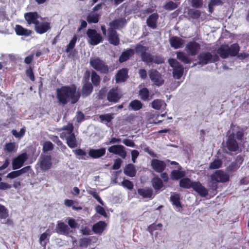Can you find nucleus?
Here are the masks:
<instances>
[{"instance_id":"1a4fd4ad","label":"nucleus","mask_w":249,"mask_h":249,"mask_svg":"<svg viewBox=\"0 0 249 249\" xmlns=\"http://www.w3.org/2000/svg\"><path fill=\"white\" fill-rule=\"evenodd\" d=\"M108 151L113 154L118 155L123 159H125L126 156L125 148L122 145H113L108 148Z\"/></svg>"},{"instance_id":"bb28decb","label":"nucleus","mask_w":249,"mask_h":249,"mask_svg":"<svg viewBox=\"0 0 249 249\" xmlns=\"http://www.w3.org/2000/svg\"><path fill=\"white\" fill-rule=\"evenodd\" d=\"M15 31L18 36H28L32 34V30L24 28L20 25H16Z\"/></svg>"},{"instance_id":"bf43d9fd","label":"nucleus","mask_w":249,"mask_h":249,"mask_svg":"<svg viewBox=\"0 0 249 249\" xmlns=\"http://www.w3.org/2000/svg\"><path fill=\"white\" fill-rule=\"evenodd\" d=\"M74 203V201L72 200H70L68 199H66L65 200L64 204L66 206L68 207H72V208L73 210H81L82 208L81 207H76L74 206H72V205Z\"/></svg>"},{"instance_id":"cd10ccee","label":"nucleus","mask_w":249,"mask_h":249,"mask_svg":"<svg viewBox=\"0 0 249 249\" xmlns=\"http://www.w3.org/2000/svg\"><path fill=\"white\" fill-rule=\"evenodd\" d=\"M170 200L172 204L176 206L177 209H178V211L182 209V207L180 202V197L178 194H175L171 195L170 197Z\"/></svg>"},{"instance_id":"7ed1b4c3","label":"nucleus","mask_w":249,"mask_h":249,"mask_svg":"<svg viewBox=\"0 0 249 249\" xmlns=\"http://www.w3.org/2000/svg\"><path fill=\"white\" fill-rule=\"evenodd\" d=\"M148 48L141 44H137L135 47V52L137 54H140L141 59L144 62H154L153 56L150 53L147 52Z\"/></svg>"},{"instance_id":"0e129e2a","label":"nucleus","mask_w":249,"mask_h":249,"mask_svg":"<svg viewBox=\"0 0 249 249\" xmlns=\"http://www.w3.org/2000/svg\"><path fill=\"white\" fill-rule=\"evenodd\" d=\"M74 154L78 158V159H84L83 157L85 156L86 155V153L82 149L79 148L76 149L74 151Z\"/></svg>"},{"instance_id":"39448f33","label":"nucleus","mask_w":249,"mask_h":249,"mask_svg":"<svg viewBox=\"0 0 249 249\" xmlns=\"http://www.w3.org/2000/svg\"><path fill=\"white\" fill-rule=\"evenodd\" d=\"M87 35L89 39V42L91 45H96L103 40L102 36L95 29H88Z\"/></svg>"},{"instance_id":"e433bc0d","label":"nucleus","mask_w":249,"mask_h":249,"mask_svg":"<svg viewBox=\"0 0 249 249\" xmlns=\"http://www.w3.org/2000/svg\"><path fill=\"white\" fill-rule=\"evenodd\" d=\"M143 106V104L142 102L137 99L134 100L129 103V107L130 108L131 110L134 111H138L142 108Z\"/></svg>"},{"instance_id":"72a5a7b5","label":"nucleus","mask_w":249,"mask_h":249,"mask_svg":"<svg viewBox=\"0 0 249 249\" xmlns=\"http://www.w3.org/2000/svg\"><path fill=\"white\" fill-rule=\"evenodd\" d=\"M229 46L228 45H221L217 50V53L222 58H226L229 56Z\"/></svg>"},{"instance_id":"f8f14e48","label":"nucleus","mask_w":249,"mask_h":249,"mask_svg":"<svg viewBox=\"0 0 249 249\" xmlns=\"http://www.w3.org/2000/svg\"><path fill=\"white\" fill-rule=\"evenodd\" d=\"M151 165L153 169L158 173H162L165 170L166 167V161L156 159L151 160Z\"/></svg>"},{"instance_id":"c85d7f7f","label":"nucleus","mask_w":249,"mask_h":249,"mask_svg":"<svg viewBox=\"0 0 249 249\" xmlns=\"http://www.w3.org/2000/svg\"><path fill=\"white\" fill-rule=\"evenodd\" d=\"M151 183L152 187L156 191L160 190L164 186L162 180L158 176L152 179Z\"/></svg>"},{"instance_id":"e2e57ef3","label":"nucleus","mask_w":249,"mask_h":249,"mask_svg":"<svg viewBox=\"0 0 249 249\" xmlns=\"http://www.w3.org/2000/svg\"><path fill=\"white\" fill-rule=\"evenodd\" d=\"M26 74L32 81H35V77L33 72V69L31 67H30L28 69L26 70Z\"/></svg>"},{"instance_id":"37998d69","label":"nucleus","mask_w":249,"mask_h":249,"mask_svg":"<svg viewBox=\"0 0 249 249\" xmlns=\"http://www.w3.org/2000/svg\"><path fill=\"white\" fill-rule=\"evenodd\" d=\"M73 129L74 127L73 125V124L72 123H68L67 125H64L63 128H62V130H66L67 131V132L66 133H63L61 134L60 137L62 138V135L64 134V135L66 136V135H70L72 133H73Z\"/></svg>"},{"instance_id":"4468645a","label":"nucleus","mask_w":249,"mask_h":249,"mask_svg":"<svg viewBox=\"0 0 249 249\" xmlns=\"http://www.w3.org/2000/svg\"><path fill=\"white\" fill-rule=\"evenodd\" d=\"M170 66L173 68V76L176 79H179L183 75L184 68L180 63H169Z\"/></svg>"},{"instance_id":"2eb2a0df","label":"nucleus","mask_w":249,"mask_h":249,"mask_svg":"<svg viewBox=\"0 0 249 249\" xmlns=\"http://www.w3.org/2000/svg\"><path fill=\"white\" fill-rule=\"evenodd\" d=\"M55 230L57 233L66 235L72 231H70L69 226L61 221H57Z\"/></svg>"},{"instance_id":"c756f323","label":"nucleus","mask_w":249,"mask_h":249,"mask_svg":"<svg viewBox=\"0 0 249 249\" xmlns=\"http://www.w3.org/2000/svg\"><path fill=\"white\" fill-rule=\"evenodd\" d=\"M66 137V143L71 148H73L77 146V142L74 133L68 135Z\"/></svg>"},{"instance_id":"412c9836","label":"nucleus","mask_w":249,"mask_h":249,"mask_svg":"<svg viewBox=\"0 0 249 249\" xmlns=\"http://www.w3.org/2000/svg\"><path fill=\"white\" fill-rule=\"evenodd\" d=\"M50 28V23L48 22L39 23L35 26L36 32L39 34L47 32Z\"/></svg>"},{"instance_id":"423d86ee","label":"nucleus","mask_w":249,"mask_h":249,"mask_svg":"<svg viewBox=\"0 0 249 249\" xmlns=\"http://www.w3.org/2000/svg\"><path fill=\"white\" fill-rule=\"evenodd\" d=\"M28 159L27 153L24 152L19 155L12 160V168L13 170L19 169L23 165L24 162Z\"/></svg>"},{"instance_id":"393cba45","label":"nucleus","mask_w":249,"mask_h":249,"mask_svg":"<svg viewBox=\"0 0 249 249\" xmlns=\"http://www.w3.org/2000/svg\"><path fill=\"white\" fill-rule=\"evenodd\" d=\"M138 194L143 198H153V190L151 188L146 187L137 190Z\"/></svg>"},{"instance_id":"473e14b6","label":"nucleus","mask_w":249,"mask_h":249,"mask_svg":"<svg viewBox=\"0 0 249 249\" xmlns=\"http://www.w3.org/2000/svg\"><path fill=\"white\" fill-rule=\"evenodd\" d=\"M194 182H192L191 179L188 178H182L179 181V186L180 187L186 189L190 188H193Z\"/></svg>"},{"instance_id":"7c9ffc66","label":"nucleus","mask_w":249,"mask_h":249,"mask_svg":"<svg viewBox=\"0 0 249 249\" xmlns=\"http://www.w3.org/2000/svg\"><path fill=\"white\" fill-rule=\"evenodd\" d=\"M212 54L209 52L200 53L197 55V58L199 61V62H208L212 60Z\"/></svg>"},{"instance_id":"a19ab883","label":"nucleus","mask_w":249,"mask_h":249,"mask_svg":"<svg viewBox=\"0 0 249 249\" xmlns=\"http://www.w3.org/2000/svg\"><path fill=\"white\" fill-rule=\"evenodd\" d=\"M139 95L143 101H148L149 99V91L146 88H143L139 90Z\"/></svg>"},{"instance_id":"6ab92c4d","label":"nucleus","mask_w":249,"mask_h":249,"mask_svg":"<svg viewBox=\"0 0 249 249\" xmlns=\"http://www.w3.org/2000/svg\"><path fill=\"white\" fill-rule=\"evenodd\" d=\"M159 17V15L157 13L150 15L146 19L147 25L153 29L157 28Z\"/></svg>"},{"instance_id":"0eeeda50","label":"nucleus","mask_w":249,"mask_h":249,"mask_svg":"<svg viewBox=\"0 0 249 249\" xmlns=\"http://www.w3.org/2000/svg\"><path fill=\"white\" fill-rule=\"evenodd\" d=\"M200 49V45L196 41H189L185 47V50L190 56H195Z\"/></svg>"},{"instance_id":"dca6fc26","label":"nucleus","mask_w":249,"mask_h":249,"mask_svg":"<svg viewBox=\"0 0 249 249\" xmlns=\"http://www.w3.org/2000/svg\"><path fill=\"white\" fill-rule=\"evenodd\" d=\"M108 40L109 42L114 46H117L120 43L119 35L116 30L108 29Z\"/></svg>"},{"instance_id":"f257e3e1","label":"nucleus","mask_w":249,"mask_h":249,"mask_svg":"<svg viewBox=\"0 0 249 249\" xmlns=\"http://www.w3.org/2000/svg\"><path fill=\"white\" fill-rule=\"evenodd\" d=\"M56 98L60 105L65 106L69 102L76 103L80 98L75 85L64 86L56 89Z\"/></svg>"},{"instance_id":"9d476101","label":"nucleus","mask_w":249,"mask_h":249,"mask_svg":"<svg viewBox=\"0 0 249 249\" xmlns=\"http://www.w3.org/2000/svg\"><path fill=\"white\" fill-rule=\"evenodd\" d=\"M52 165V158L50 155H44L40 157L39 166L41 170L47 171L51 168Z\"/></svg>"},{"instance_id":"79ce46f5","label":"nucleus","mask_w":249,"mask_h":249,"mask_svg":"<svg viewBox=\"0 0 249 249\" xmlns=\"http://www.w3.org/2000/svg\"><path fill=\"white\" fill-rule=\"evenodd\" d=\"M87 192L89 194L91 195L95 199H96L100 204L104 205V203L103 201L102 200L95 189L90 188L89 189L87 190Z\"/></svg>"},{"instance_id":"6e6552de","label":"nucleus","mask_w":249,"mask_h":249,"mask_svg":"<svg viewBox=\"0 0 249 249\" xmlns=\"http://www.w3.org/2000/svg\"><path fill=\"white\" fill-rule=\"evenodd\" d=\"M226 147L231 152H236L239 149V144L235 139V134L231 133L228 137L226 142Z\"/></svg>"},{"instance_id":"4d7b16f0","label":"nucleus","mask_w":249,"mask_h":249,"mask_svg":"<svg viewBox=\"0 0 249 249\" xmlns=\"http://www.w3.org/2000/svg\"><path fill=\"white\" fill-rule=\"evenodd\" d=\"M91 81L94 86L99 85L100 82V78L97 73L92 71L91 73Z\"/></svg>"},{"instance_id":"ea45409f","label":"nucleus","mask_w":249,"mask_h":249,"mask_svg":"<svg viewBox=\"0 0 249 249\" xmlns=\"http://www.w3.org/2000/svg\"><path fill=\"white\" fill-rule=\"evenodd\" d=\"M101 15L94 13L89 15L87 17V20L89 23H97L98 22Z\"/></svg>"},{"instance_id":"5701e85b","label":"nucleus","mask_w":249,"mask_h":249,"mask_svg":"<svg viewBox=\"0 0 249 249\" xmlns=\"http://www.w3.org/2000/svg\"><path fill=\"white\" fill-rule=\"evenodd\" d=\"M124 173L126 176L133 178L136 176L137 170L133 164L129 163L124 167Z\"/></svg>"},{"instance_id":"de8ad7c7","label":"nucleus","mask_w":249,"mask_h":249,"mask_svg":"<svg viewBox=\"0 0 249 249\" xmlns=\"http://www.w3.org/2000/svg\"><path fill=\"white\" fill-rule=\"evenodd\" d=\"M53 144L50 141H46L43 144L42 150L44 153L53 150Z\"/></svg>"},{"instance_id":"09e8293b","label":"nucleus","mask_w":249,"mask_h":249,"mask_svg":"<svg viewBox=\"0 0 249 249\" xmlns=\"http://www.w3.org/2000/svg\"><path fill=\"white\" fill-rule=\"evenodd\" d=\"M77 39V37L76 36H74L72 37L68 45L66 46V52L67 53L70 52L74 48Z\"/></svg>"},{"instance_id":"a18cd8bd","label":"nucleus","mask_w":249,"mask_h":249,"mask_svg":"<svg viewBox=\"0 0 249 249\" xmlns=\"http://www.w3.org/2000/svg\"><path fill=\"white\" fill-rule=\"evenodd\" d=\"M91 242L90 237H84L80 239L79 246L81 248H86L91 244Z\"/></svg>"},{"instance_id":"b1692460","label":"nucleus","mask_w":249,"mask_h":249,"mask_svg":"<svg viewBox=\"0 0 249 249\" xmlns=\"http://www.w3.org/2000/svg\"><path fill=\"white\" fill-rule=\"evenodd\" d=\"M135 50L128 49L124 51L119 57V62H124L132 57L135 53Z\"/></svg>"},{"instance_id":"c9c22d12","label":"nucleus","mask_w":249,"mask_h":249,"mask_svg":"<svg viewBox=\"0 0 249 249\" xmlns=\"http://www.w3.org/2000/svg\"><path fill=\"white\" fill-rule=\"evenodd\" d=\"M93 90V86L89 82H87L83 85L82 89V93L83 96H88L90 95Z\"/></svg>"},{"instance_id":"603ef678","label":"nucleus","mask_w":249,"mask_h":249,"mask_svg":"<svg viewBox=\"0 0 249 249\" xmlns=\"http://www.w3.org/2000/svg\"><path fill=\"white\" fill-rule=\"evenodd\" d=\"M188 15L193 19H197L200 17L201 12L198 10L190 9L188 11Z\"/></svg>"},{"instance_id":"864d4df0","label":"nucleus","mask_w":249,"mask_h":249,"mask_svg":"<svg viewBox=\"0 0 249 249\" xmlns=\"http://www.w3.org/2000/svg\"><path fill=\"white\" fill-rule=\"evenodd\" d=\"M121 185H122L124 188H127L129 190H132L134 187L133 182L125 178H124L123 181L121 182Z\"/></svg>"},{"instance_id":"58836bf2","label":"nucleus","mask_w":249,"mask_h":249,"mask_svg":"<svg viewBox=\"0 0 249 249\" xmlns=\"http://www.w3.org/2000/svg\"><path fill=\"white\" fill-rule=\"evenodd\" d=\"M125 23V20L123 19H119L117 20H114L109 23L110 27L108 29H112L116 30L119 28V26L123 23Z\"/></svg>"},{"instance_id":"a878e982","label":"nucleus","mask_w":249,"mask_h":249,"mask_svg":"<svg viewBox=\"0 0 249 249\" xmlns=\"http://www.w3.org/2000/svg\"><path fill=\"white\" fill-rule=\"evenodd\" d=\"M107 226V224L105 221H100L94 224L92 227L93 231L96 234L102 233Z\"/></svg>"},{"instance_id":"774afa93","label":"nucleus","mask_w":249,"mask_h":249,"mask_svg":"<svg viewBox=\"0 0 249 249\" xmlns=\"http://www.w3.org/2000/svg\"><path fill=\"white\" fill-rule=\"evenodd\" d=\"M96 211L98 213L103 215L105 217H107V213L106 212L105 210L102 206L99 205L97 206L96 207Z\"/></svg>"},{"instance_id":"c03bdc74","label":"nucleus","mask_w":249,"mask_h":249,"mask_svg":"<svg viewBox=\"0 0 249 249\" xmlns=\"http://www.w3.org/2000/svg\"><path fill=\"white\" fill-rule=\"evenodd\" d=\"M165 104L163 101L160 99L154 100L151 103L152 107L157 110L161 109L162 106Z\"/></svg>"},{"instance_id":"f704fd0d","label":"nucleus","mask_w":249,"mask_h":249,"mask_svg":"<svg viewBox=\"0 0 249 249\" xmlns=\"http://www.w3.org/2000/svg\"><path fill=\"white\" fill-rule=\"evenodd\" d=\"M185 176V172L184 171H179L178 170H173L170 174L171 178L172 180H178L184 178Z\"/></svg>"},{"instance_id":"49530a36","label":"nucleus","mask_w":249,"mask_h":249,"mask_svg":"<svg viewBox=\"0 0 249 249\" xmlns=\"http://www.w3.org/2000/svg\"><path fill=\"white\" fill-rule=\"evenodd\" d=\"M8 216L7 209L4 206L0 204V219H6Z\"/></svg>"},{"instance_id":"4be33fe9","label":"nucleus","mask_w":249,"mask_h":249,"mask_svg":"<svg viewBox=\"0 0 249 249\" xmlns=\"http://www.w3.org/2000/svg\"><path fill=\"white\" fill-rule=\"evenodd\" d=\"M169 42L171 47L177 49L181 47L184 43V40L178 36H173L170 38Z\"/></svg>"},{"instance_id":"4c0bfd02","label":"nucleus","mask_w":249,"mask_h":249,"mask_svg":"<svg viewBox=\"0 0 249 249\" xmlns=\"http://www.w3.org/2000/svg\"><path fill=\"white\" fill-rule=\"evenodd\" d=\"M240 47L238 44L234 43L229 46V56H235L239 53Z\"/></svg>"},{"instance_id":"680f3d73","label":"nucleus","mask_w":249,"mask_h":249,"mask_svg":"<svg viewBox=\"0 0 249 249\" xmlns=\"http://www.w3.org/2000/svg\"><path fill=\"white\" fill-rule=\"evenodd\" d=\"M67 222L69 227L72 229H75L77 227L78 223L76 222V220L72 218L68 217Z\"/></svg>"},{"instance_id":"052dcab7","label":"nucleus","mask_w":249,"mask_h":249,"mask_svg":"<svg viewBox=\"0 0 249 249\" xmlns=\"http://www.w3.org/2000/svg\"><path fill=\"white\" fill-rule=\"evenodd\" d=\"M15 143L14 142L6 143L5 145V150L9 152H12L15 150Z\"/></svg>"},{"instance_id":"338daca9","label":"nucleus","mask_w":249,"mask_h":249,"mask_svg":"<svg viewBox=\"0 0 249 249\" xmlns=\"http://www.w3.org/2000/svg\"><path fill=\"white\" fill-rule=\"evenodd\" d=\"M122 162V160L120 158L116 159L111 169L112 170H118L121 167Z\"/></svg>"},{"instance_id":"aec40b11","label":"nucleus","mask_w":249,"mask_h":249,"mask_svg":"<svg viewBox=\"0 0 249 249\" xmlns=\"http://www.w3.org/2000/svg\"><path fill=\"white\" fill-rule=\"evenodd\" d=\"M106 154V148L104 147L98 149H90L89 155L92 159H98L104 156Z\"/></svg>"},{"instance_id":"69168bd1","label":"nucleus","mask_w":249,"mask_h":249,"mask_svg":"<svg viewBox=\"0 0 249 249\" xmlns=\"http://www.w3.org/2000/svg\"><path fill=\"white\" fill-rule=\"evenodd\" d=\"M50 236V230L47 229L45 232L41 234L39 238L40 244L43 245V242L47 239L48 237Z\"/></svg>"},{"instance_id":"6e6d98bb","label":"nucleus","mask_w":249,"mask_h":249,"mask_svg":"<svg viewBox=\"0 0 249 249\" xmlns=\"http://www.w3.org/2000/svg\"><path fill=\"white\" fill-rule=\"evenodd\" d=\"M99 118L102 122L109 123L112 120L113 117L110 114H106L100 115Z\"/></svg>"},{"instance_id":"3c124183","label":"nucleus","mask_w":249,"mask_h":249,"mask_svg":"<svg viewBox=\"0 0 249 249\" xmlns=\"http://www.w3.org/2000/svg\"><path fill=\"white\" fill-rule=\"evenodd\" d=\"M177 58L182 62H190L187 56L182 52H178L177 53Z\"/></svg>"},{"instance_id":"20e7f679","label":"nucleus","mask_w":249,"mask_h":249,"mask_svg":"<svg viewBox=\"0 0 249 249\" xmlns=\"http://www.w3.org/2000/svg\"><path fill=\"white\" fill-rule=\"evenodd\" d=\"M149 76L150 79L155 85L160 87L164 84V79L163 76L157 70H150L149 72Z\"/></svg>"},{"instance_id":"8fccbe9b","label":"nucleus","mask_w":249,"mask_h":249,"mask_svg":"<svg viewBox=\"0 0 249 249\" xmlns=\"http://www.w3.org/2000/svg\"><path fill=\"white\" fill-rule=\"evenodd\" d=\"M178 6V5L176 3L172 1H169L165 3L163 7L166 10L171 11L176 9Z\"/></svg>"},{"instance_id":"5fc2aeb1","label":"nucleus","mask_w":249,"mask_h":249,"mask_svg":"<svg viewBox=\"0 0 249 249\" xmlns=\"http://www.w3.org/2000/svg\"><path fill=\"white\" fill-rule=\"evenodd\" d=\"M222 162L220 160H214L210 164L209 167L211 169H215L221 167Z\"/></svg>"},{"instance_id":"9b49d317","label":"nucleus","mask_w":249,"mask_h":249,"mask_svg":"<svg viewBox=\"0 0 249 249\" xmlns=\"http://www.w3.org/2000/svg\"><path fill=\"white\" fill-rule=\"evenodd\" d=\"M24 17L28 25L34 24L35 26L39 23L38 19L39 18V16L37 12L25 13Z\"/></svg>"},{"instance_id":"f3484780","label":"nucleus","mask_w":249,"mask_h":249,"mask_svg":"<svg viewBox=\"0 0 249 249\" xmlns=\"http://www.w3.org/2000/svg\"><path fill=\"white\" fill-rule=\"evenodd\" d=\"M193 189L202 197H206L208 195V190L199 181L194 182Z\"/></svg>"},{"instance_id":"13d9d810","label":"nucleus","mask_w":249,"mask_h":249,"mask_svg":"<svg viewBox=\"0 0 249 249\" xmlns=\"http://www.w3.org/2000/svg\"><path fill=\"white\" fill-rule=\"evenodd\" d=\"M162 227V224L161 223H159L158 224H156V223H154L150 225H149L148 227V231L152 233L153 231L157 230L159 229H160Z\"/></svg>"},{"instance_id":"ddd939ff","label":"nucleus","mask_w":249,"mask_h":249,"mask_svg":"<svg viewBox=\"0 0 249 249\" xmlns=\"http://www.w3.org/2000/svg\"><path fill=\"white\" fill-rule=\"evenodd\" d=\"M121 97L117 88L111 89L107 94V99L110 102L117 103Z\"/></svg>"},{"instance_id":"a211bd4d","label":"nucleus","mask_w":249,"mask_h":249,"mask_svg":"<svg viewBox=\"0 0 249 249\" xmlns=\"http://www.w3.org/2000/svg\"><path fill=\"white\" fill-rule=\"evenodd\" d=\"M128 78V71L125 68L120 70L115 75L116 83L124 82Z\"/></svg>"},{"instance_id":"f03ea898","label":"nucleus","mask_w":249,"mask_h":249,"mask_svg":"<svg viewBox=\"0 0 249 249\" xmlns=\"http://www.w3.org/2000/svg\"><path fill=\"white\" fill-rule=\"evenodd\" d=\"M212 181V185H210L212 189L214 191H216L217 188V182L225 183L229 180L230 177L228 174L225 173L221 170L215 171L211 176Z\"/></svg>"},{"instance_id":"2f4dec72","label":"nucleus","mask_w":249,"mask_h":249,"mask_svg":"<svg viewBox=\"0 0 249 249\" xmlns=\"http://www.w3.org/2000/svg\"><path fill=\"white\" fill-rule=\"evenodd\" d=\"M91 66L96 71L102 73L108 72V67L105 63H90Z\"/></svg>"}]
</instances>
